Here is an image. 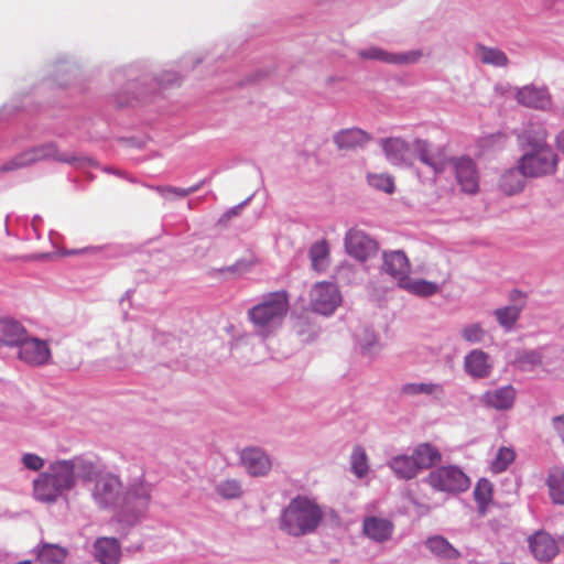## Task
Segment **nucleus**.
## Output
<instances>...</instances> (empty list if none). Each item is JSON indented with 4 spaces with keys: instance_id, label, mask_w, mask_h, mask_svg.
Instances as JSON below:
<instances>
[{
    "instance_id": "5",
    "label": "nucleus",
    "mask_w": 564,
    "mask_h": 564,
    "mask_svg": "<svg viewBox=\"0 0 564 564\" xmlns=\"http://www.w3.org/2000/svg\"><path fill=\"white\" fill-rule=\"evenodd\" d=\"M442 455L438 449L429 443L417 445L411 454L393 456L388 466L400 479H412L420 471L431 468L441 462Z\"/></svg>"
},
{
    "instance_id": "36",
    "label": "nucleus",
    "mask_w": 564,
    "mask_h": 564,
    "mask_svg": "<svg viewBox=\"0 0 564 564\" xmlns=\"http://www.w3.org/2000/svg\"><path fill=\"white\" fill-rule=\"evenodd\" d=\"M215 491L224 499H238L243 492L241 482L231 478L220 480L216 485Z\"/></svg>"
},
{
    "instance_id": "46",
    "label": "nucleus",
    "mask_w": 564,
    "mask_h": 564,
    "mask_svg": "<svg viewBox=\"0 0 564 564\" xmlns=\"http://www.w3.org/2000/svg\"><path fill=\"white\" fill-rule=\"evenodd\" d=\"M252 259H241L238 260L235 264L228 267L225 271L231 272V273H243L248 271L253 265Z\"/></svg>"
},
{
    "instance_id": "8",
    "label": "nucleus",
    "mask_w": 564,
    "mask_h": 564,
    "mask_svg": "<svg viewBox=\"0 0 564 564\" xmlns=\"http://www.w3.org/2000/svg\"><path fill=\"white\" fill-rule=\"evenodd\" d=\"M53 158L59 162L73 163L75 162V156L59 153L53 144L43 145L40 148L32 149L30 151L23 152L20 155L12 159L10 162L0 166L1 172H9L17 169H21L33 164L40 160Z\"/></svg>"
},
{
    "instance_id": "49",
    "label": "nucleus",
    "mask_w": 564,
    "mask_h": 564,
    "mask_svg": "<svg viewBox=\"0 0 564 564\" xmlns=\"http://www.w3.org/2000/svg\"><path fill=\"white\" fill-rule=\"evenodd\" d=\"M556 148L564 153V130L555 138Z\"/></svg>"
},
{
    "instance_id": "17",
    "label": "nucleus",
    "mask_w": 564,
    "mask_h": 564,
    "mask_svg": "<svg viewBox=\"0 0 564 564\" xmlns=\"http://www.w3.org/2000/svg\"><path fill=\"white\" fill-rule=\"evenodd\" d=\"M492 361L481 349H473L464 358V370L473 379H485L491 375Z\"/></svg>"
},
{
    "instance_id": "12",
    "label": "nucleus",
    "mask_w": 564,
    "mask_h": 564,
    "mask_svg": "<svg viewBox=\"0 0 564 564\" xmlns=\"http://www.w3.org/2000/svg\"><path fill=\"white\" fill-rule=\"evenodd\" d=\"M17 348L19 349V359L31 366H42L51 359V350L47 343L35 337H29L28 334Z\"/></svg>"
},
{
    "instance_id": "15",
    "label": "nucleus",
    "mask_w": 564,
    "mask_h": 564,
    "mask_svg": "<svg viewBox=\"0 0 564 564\" xmlns=\"http://www.w3.org/2000/svg\"><path fill=\"white\" fill-rule=\"evenodd\" d=\"M382 271L397 280L398 286L410 275L411 264L402 250L384 251L382 253Z\"/></svg>"
},
{
    "instance_id": "51",
    "label": "nucleus",
    "mask_w": 564,
    "mask_h": 564,
    "mask_svg": "<svg viewBox=\"0 0 564 564\" xmlns=\"http://www.w3.org/2000/svg\"><path fill=\"white\" fill-rule=\"evenodd\" d=\"M195 207H196V202L195 200H189L187 208L192 209V208H195Z\"/></svg>"
},
{
    "instance_id": "24",
    "label": "nucleus",
    "mask_w": 564,
    "mask_h": 564,
    "mask_svg": "<svg viewBox=\"0 0 564 564\" xmlns=\"http://www.w3.org/2000/svg\"><path fill=\"white\" fill-rule=\"evenodd\" d=\"M94 556L100 564H118L121 547L115 538H98L94 543Z\"/></svg>"
},
{
    "instance_id": "39",
    "label": "nucleus",
    "mask_w": 564,
    "mask_h": 564,
    "mask_svg": "<svg viewBox=\"0 0 564 564\" xmlns=\"http://www.w3.org/2000/svg\"><path fill=\"white\" fill-rule=\"evenodd\" d=\"M474 497L478 503L479 511L484 513L486 506L490 502L492 497L491 482L487 479H480L474 489Z\"/></svg>"
},
{
    "instance_id": "22",
    "label": "nucleus",
    "mask_w": 564,
    "mask_h": 564,
    "mask_svg": "<svg viewBox=\"0 0 564 564\" xmlns=\"http://www.w3.org/2000/svg\"><path fill=\"white\" fill-rule=\"evenodd\" d=\"M381 148L387 160L393 165H402L410 153V144L401 137H389L381 140Z\"/></svg>"
},
{
    "instance_id": "44",
    "label": "nucleus",
    "mask_w": 564,
    "mask_h": 564,
    "mask_svg": "<svg viewBox=\"0 0 564 564\" xmlns=\"http://www.w3.org/2000/svg\"><path fill=\"white\" fill-rule=\"evenodd\" d=\"M485 334V329L479 324H470L462 329V337L470 344L482 341Z\"/></svg>"
},
{
    "instance_id": "9",
    "label": "nucleus",
    "mask_w": 564,
    "mask_h": 564,
    "mask_svg": "<svg viewBox=\"0 0 564 564\" xmlns=\"http://www.w3.org/2000/svg\"><path fill=\"white\" fill-rule=\"evenodd\" d=\"M341 302L336 284L330 282L316 283L310 292L311 308L323 315H330Z\"/></svg>"
},
{
    "instance_id": "31",
    "label": "nucleus",
    "mask_w": 564,
    "mask_h": 564,
    "mask_svg": "<svg viewBox=\"0 0 564 564\" xmlns=\"http://www.w3.org/2000/svg\"><path fill=\"white\" fill-rule=\"evenodd\" d=\"M519 167L511 169L501 175L499 188L506 195H514L524 187V178Z\"/></svg>"
},
{
    "instance_id": "30",
    "label": "nucleus",
    "mask_w": 564,
    "mask_h": 564,
    "mask_svg": "<svg viewBox=\"0 0 564 564\" xmlns=\"http://www.w3.org/2000/svg\"><path fill=\"white\" fill-rule=\"evenodd\" d=\"M412 145L422 163H424L427 166H431L435 173H441L444 171L445 161L436 160L434 158L429 141L423 139H415Z\"/></svg>"
},
{
    "instance_id": "34",
    "label": "nucleus",
    "mask_w": 564,
    "mask_h": 564,
    "mask_svg": "<svg viewBox=\"0 0 564 564\" xmlns=\"http://www.w3.org/2000/svg\"><path fill=\"white\" fill-rule=\"evenodd\" d=\"M476 54L484 64L500 67L507 66L508 64L507 55L498 48L479 44L476 46Z\"/></svg>"
},
{
    "instance_id": "10",
    "label": "nucleus",
    "mask_w": 564,
    "mask_h": 564,
    "mask_svg": "<svg viewBox=\"0 0 564 564\" xmlns=\"http://www.w3.org/2000/svg\"><path fill=\"white\" fill-rule=\"evenodd\" d=\"M456 182L460 189L467 194H476L479 189V174L474 160L467 156L449 159Z\"/></svg>"
},
{
    "instance_id": "53",
    "label": "nucleus",
    "mask_w": 564,
    "mask_h": 564,
    "mask_svg": "<svg viewBox=\"0 0 564 564\" xmlns=\"http://www.w3.org/2000/svg\"><path fill=\"white\" fill-rule=\"evenodd\" d=\"M9 219H10V217H9V216H7V218H6V225H7V226L9 225Z\"/></svg>"
},
{
    "instance_id": "18",
    "label": "nucleus",
    "mask_w": 564,
    "mask_h": 564,
    "mask_svg": "<svg viewBox=\"0 0 564 564\" xmlns=\"http://www.w3.org/2000/svg\"><path fill=\"white\" fill-rule=\"evenodd\" d=\"M549 133L546 129L540 124H529L523 132L518 137V143L524 152H535L552 150L547 144Z\"/></svg>"
},
{
    "instance_id": "25",
    "label": "nucleus",
    "mask_w": 564,
    "mask_h": 564,
    "mask_svg": "<svg viewBox=\"0 0 564 564\" xmlns=\"http://www.w3.org/2000/svg\"><path fill=\"white\" fill-rule=\"evenodd\" d=\"M25 335L26 329L20 322L0 317V346L18 347Z\"/></svg>"
},
{
    "instance_id": "27",
    "label": "nucleus",
    "mask_w": 564,
    "mask_h": 564,
    "mask_svg": "<svg viewBox=\"0 0 564 564\" xmlns=\"http://www.w3.org/2000/svg\"><path fill=\"white\" fill-rule=\"evenodd\" d=\"M399 288L411 294L423 297L432 296L440 292V285L437 283L423 279H412L410 275L403 280V283Z\"/></svg>"
},
{
    "instance_id": "11",
    "label": "nucleus",
    "mask_w": 564,
    "mask_h": 564,
    "mask_svg": "<svg viewBox=\"0 0 564 564\" xmlns=\"http://www.w3.org/2000/svg\"><path fill=\"white\" fill-rule=\"evenodd\" d=\"M346 251L359 261H366L378 252V242L359 229H350L345 238Z\"/></svg>"
},
{
    "instance_id": "32",
    "label": "nucleus",
    "mask_w": 564,
    "mask_h": 564,
    "mask_svg": "<svg viewBox=\"0 0 564 564\" xmlns=\"http://www.w3.org/2000/svg\"><path fill=\"white\" fill-rule=\"evenodd\" d=\"M37 560L44 564H59L67 556V550L51 543H42L37 547Z\"/></svg>"
},
{
    "instance_id": "43",
    "label": "nucleus",
    "mask_w": 564,
    "mask_h": 564,
    "mask_svg": "<svg viewBox=\"0 0 564 564\" xmlns=\"http://www.w3.org/2000/svg\"><path fill=\"white\" fill-rule=\"evenodd\" d=\"M542 351L540 349L524 350L519 354L517 362L522 370H531L542 362Z\"/></svg>"
},
{
    "instance_id": "1",
    "label": "nucleus",
    "mask_w": 564,
    "mask_h": 564,
    "mask_svg": "<svg viewBox=\"0 0 564 564\" xmlns=\"http://www.w3.org/2000/svg\"><path fill=\"white\" fill-rule=\"evenodd\" d=\"M93 470V475L83 482L91 485L88 489L99 509L118 510L121 521L131 525L145 517L153 486L144 480L141 469L140 475L129 481L126 490L117 475L100 470L94 462Z\"/></svg>"
},
{
    "instance_id": "38",
    "label": "nucleus",
    "mask_w": 564,
    "mask_h": 564,
    "mask_svg": "<svg viewBox=\"0 0 564 564\" xmlns=\"http://www.w3.org/2000/svg\"><path fill=\"white\" fill-rule=\"evenodd\" d=\"M351 471L358 477L362 478L368 474L367 454L361 446H356L350 456Z\"/></svg>"
},
{
    "instance_id": "45",
    "label": "nucleus",
    "mask_w": 564,
    "mask_h": 564,
    "mask_svg": "<svg viewBox=\"0 0 564 564\" xmlns=\"http://www.w3.org/2000/svg\"><path fill=\"white\" fill-rule=\"evenodd\" d=\"M22 463L25 468L37 471L44 466V459L36 454H24L22 456Z\"/></svg>"
},
{
    "instance_id": "26",
    "label": "nucleus",
    "mask_w": 564,
    "mask_h": 564,
    "mask_svg": "<svg viewBox=\"0 0 564 564\" xmlns=\"http://www.w3.org/2000/svg\"><path fill=\"white\" fill-rule=\"evenodd\" d=\"M369 140V134L358 128L341 130L334 138L336 145L341 150H349L356 147H361Z\"/></svg>"
},
{
    "instance_id": "33",
    "label": "nucleus",
    "mask_w": 564,
    "mask_h": 564,
    "mask_svg": "<svg viewBox=\"0 0 564 564\" xmlns=\"http://www.w3.org/2000/svg\"><path fill=\"white\" fill-rule=\"evenodd\" d=\"M546 484L552 501L564 505V469L553 468L549 474Z\"/></svg>"
},
{
    "instance_id": "13",
    "label": "nucleus",
    "mask_w": 564,
    "mask_h": 564,
    "mask_svg": "<svg viewBox=\"0 0 564 564\" xmlns=\"http://www.w3.org/2000/svg\"><path fill=\"white\" fill-rule=\"evenodd\" d=\"M509 300L512 303L511 305L499 307L494 311V316L496 317L498 324L506 332L512 330L516 323L520 318L521 312L527 304V294L519 290H513L509 294Z\"/></svg>"
},
{
    "instance_id": "41",
    "label": "nucleus",
    "mask_w": 564,
    "mask_h": 564,
    "mask_svg": "<svg viewBox=\"0 0 564 564\" xmlns=\"http://www.w3.org/2000/svg\"><path fill=\"white\" fill-rule=\"evenodd\" d=\"M516 454L512 448L500 447L491 462V470L496 474L505 471L514 460Z\"/></svg>"
},
{
    "instance_id": "2",
    "label": "nucleus",
    "mask_w": 564,
    "mask_h": 564,
    "mask_svg": "<svg viewBox=\"0 0 564 564\" xmlns=\"http://www.w3.org/2000/svg\"><path fill=\"white\" fill-rule=\"evenodd\" d=\"M93 471V460L82 456L55 460L34 480V496L43 502H55L65 491L72 490L77 480L83 482Z\"/></svg>"
},
{
    "instance_id": "40",
    "label": "nucleus",
    "mask_w": 564,
    "mask_h": 564,
    "mask_svg": "<svg viewBox=\"0 0 564 564\" xmlns=\"http://www.w3.org/2000/svg\"><path fill=\"white\" fill-rule=\"evenodd\" d=\"M200 187V184H196L188 188H178L172 186H159L156 187V192L167 202H174L180 198H184L187 195L196 192Z\"/></svg>"
},
{
    "instance_id": "21",
    "label": "nucleus",
    "mask_w": 564,
    "mask_h": 564,
    "mask_svg": "<svg viewBox=\"0 0 564 564\" xmlns=\"http://www.w3.org/2000/svg\"><path fill=\"white\" fill-rule=\"evenodd\" d=\"M529 546L534 557L541 562L551 561L558 552L555 540L545 532H536L529 539Z\"/></svg>"
},
{
    "instance_id": "19",
    "label": "nucleus",
    "mask_w": 564,
    "mask_h": 564,
    "mask_svg": "<svg viewBox=\"0 0 564 564\" xmlns=\"http://www.w3.org/2000/svg\"><path fill=\"white\" fill-rule=\"evenodd\" d=\"M516 397V389L511 384H508L494 390H488L481 395L480 401L487 408L498 411H507L513 406Z\"/></svg>"
},
{
    "instance_id": "6",
    "label": "nucleus",
    "mask_w": 564,
    "mask_h": 564,
    "mask_svg": "<svg viewBox=\"0 0 564 564\" xmlns=\"http://www.w3.org/2000/svg\"><path fill=\"white\" fill-rule=\"evenodd\" d=\"M557 155L553 150L524 152L518 161V167L527 177H543L555 173Z\"/></svg>"
},
{
    "instance_id": "50",
    "label": "nucleus",
    "mask_w": 564,
    "mask_h": 564,
    "mask_svg": "<svg viewBox=\"0 0 564 564\" xmlns=\"http://www.w3.org/2000/svg\"><path fill=\"white\" fill-rule=\"evenodd\" d=\"M40 220H41V217H40V216H35V217L32 219V224H31V225H32L33 230H35V231H36V225H37V223H39Z\"/></svg>"
},
{
    "instance_id": "4",
    "label": "nucleus",
    "mask_w": 564,
    "mask_h": 564,
    "mask_svg": "<svg viewBox=\"0 0 564 564\" xmlns=\"http://www.w3.org/2000/svg\"><path fill=\"white\" fill-rule=\"evenodd\" d=\"M289 311V300L284 291L263 295L262 300L248 311V318L256 332L269 336L282 324Z\"/></svg>"
},
{
    "instance_id": "28",
    "label": "nucleus",
    "mask_w": 564,
    "mask_h": 564,
    "mask_svg": "<svg viewBox=\"0 0 564 564\" xmlns=\"http://www.w3.org/2000/svg\"><path fill=\"white\" fill-rule=\"evenodd\" d=\"M425 545L431 553L444 560H456L460 556V552L442 535L429 538Z\"/></svg>"
},
{
    "instance_id": "23",
    "label": "nucleus",
    "mask_w": 564,
    "mask_h": 564,
    "mask_svg": "<svg viewBox=\"0 0 564 564\" xmlns=\"http://www.w3.org/2000/svg\"><path fill=\"white\" fill-rule=\"evenodd\" d=\"M393 523L386 518L381 517H366L362 523L365 535L376 542L388 541L393 533Z\"/></svg>"
},
{
    "instance_id": "48",
    "label": "nucleus",
    "mask_w": 564,
    "mask_h": 564,
    "mask_svg": "<svg viewBox=\"0 0 564 564\" xmlns=\"http://www.w3.org/2000/svg\"><path fill=\"white\" fill-rule=\"evenodd\" d=\"M553 426L564 443V415L554 417Z\"/></svg>"
},
{
    "instance_id": "3",
    "label": "nucleus",
    "mask_w": 564,
    "mask_h": 564,
    "mask_svg": "<svg viewBox=\"0 0 564 564\" xmlns=\"http://www.w3.org/2000/svg\"><path fill=\"white\" fill-rule=\"evenodd\" d=\"M323 518L324 512L318 503L305 496H297L283 509L281 529L292 536L307 535L319 527Z\"/></svg>"
},
{
    "instance_id": "47",
    "label": "nucleus",
    "mask_w": 564,
    "mask_h": 564,
    "mask_svg": "<svg viewBox=\"0 0 564 564\" xmlns=\"http://www.w3.org/2000/svg\"><path fill=\"white\" fill-rule=\"evenodd\" d=\"M100 251L99 247H85L82 249H65L62 251L64 256H78L85 253H97Z\"/></svg>"
},
{
    "instance_id": "29",
    "label": "nucleus",
    "mask_w": 564,
    "mask_h": 564,
    "mask_svg": "<svg viewBox=\"0 0 564 564\" xmlns=\"http://www.w3.org/2000/svg\"><path fill=\"white\" fill-rule=\"evenodd\" d=\"M401 393L409 397L424 394L441 398L444 394V388L441 383L434 382H410L401 387Z\"/></svg>"
},
{
    "instance_id": "37",
    "label": "nucleus",
    "mask_w": 564,
    "mask_h": 564,
    "mask_svg": "<svg viewBox=\"0 0 564 564\" xmlns=\"http://www.w3.org/2000/svg\"><path fill=\"white\" fill-rule=\"evenodd\" d=\"M368 184L378 191L391 194L395 189L394 178L387 173H369L367 174Z\"/></svg>"
},
{
    "instance_id": "16",
    "label": "nucleus",
    "mask_w": 564,
    "mask_h": 564,
    "mask_svg": "<svg viewBox=\"0 0 564 564\" xmlns=\"http://www.w3.org/2000/svg\"><path fill=\"white\" fill-rule=\"evenodd\" d=\"M517 101L528 108L549 110L552 107V97L545 87L528 85L518 89Z\"/></svg>"
},
{
    "instance_id": "20",
    "label": "nucleus",
    "mask_w": 564,
    "mask_h": 564,
    "mask_svg": "<svg viewBox=\"0 0 564 564\" xmlns=\"http://www.w3.org/2000/svg\"><path fill=\"white\" fill-rule=\"evenodd\" d=\"M241 462L251 476H264L271 469L269 456L258 447L246 448L241 452Z\"/></svg>"
},
{
    "instance_id": "35",
    "label": "nucleus",
    "mask_w": 564,
    "mask_h": 564,
    "mask_svg": "<svg viewBox=\"0 0 564 564\" xmlns=\"http://www.w3.org/2000/svg\"><path fill=\"white\" fill-rule=\"evenodd\" d=\"M312 268L315 271H324L328 265L329 248L325 240L315 242L310 249Z\"/></svg>"
},
{
    "instance_id": "52",
    "label": "nucleus",
    "mask_w": 564,
    "mask_h": 564,
    "mask_svg": "<svg viewBox=\"0 0 564 564\" xmlns=\"http://www.w3.org/2000/svg\"><path fill=\"white\" fill-rule=\"evenodd\" d=\"M18 564H32V562L31 561H22V562H20Z\"/></svg>"
},
{
    "instance_id": "14",
    "label": "nucleus",
    "mask_w": 564,
    "mask_h": 564,
    "mask_svg": "<svg viewBox=\"0 0 564 564\" xmlns=\"http://www.w3.org/2000/svg\"><path fill=\"white\" fill-rule=\"evenodd\" d=\"M361 59L381 61L388 64L406 65L416 63L422 53L420 51H410L406 53H389L380 47L371 46L358 52Z\"/></svg>"
},
{
    "instance_id": "7",
    "label": "nucleus",
    "mask_w": 564,
    "mask_h": 564,
    "mask_svg": "<svg viewBox=\"0 0 564 564\" xmlns=\"http://www.w3.org/2000/svg\"><path fill=\"white\" fill-rule=\"evenodd\" d=\"M425 481L436 490L446 492L464 491L469 487V478L456 466H443L432 470Z\"/></svg>"
},
{
    "instance_id": "42",
    "label": "nucleus",
    "mask_w": 564,
    "mask_h": 564,
    "mask_svg": "<svg viewBox=\"0 0 564 564\" xmlns=\"http://www.w3.org/2000/svg\"><path fill=\"white\" fill-rule=\"evenodd\" d=\"M359 345L365 355L371 356L379 350V340L377 334L369 328H365L361 335H358Z\"/></svg>"
}]
</instances>
